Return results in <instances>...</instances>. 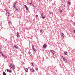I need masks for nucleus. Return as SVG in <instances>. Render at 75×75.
I'll return each instance as SVG.
<instances>
[{
    "instance_id": "nucleus-1",
    "label": "nucleus",
    "mask_w": 75,
    "mask_h": 75,
    "mask_svg": "<svg viewBox=\"0 0 75 75\" xmlns=\"http://www.w3.org/2000/svg\"><path fill=\"white\" fill-rule=\"evenodd\" d=\"M10 68H11L12 69H15V66L13 64H11L9 66Z\"/></svg>"
},
{
    "instance_id": "nucleus-2",
    "label": "nucleus",
    "mask_w": 75,
    "mask_h": 75,
    "mask_svg": "<svg viewBox=\"0 0 75 75\" xmlns=\"http://www.w3.org/2000/svg\"><path fill=\"white\" fill-rule=\"evenodd\" d=\"M50 52H51V53H52L53 54V55H54L55 54V51L52 50H50Z\"/></svg>"
},
{
    "instance_id": "nucleus-3",
    "label": "nucleus",
    "mask_w": 75,
    "mask_h": 75,
    "mask_svg": "<svg viewBox=\"0 0 75 75\" xmlns=\"http://www.w3.org/2000/svg\"><path fill=\"white\" fill-rule=\"evenodd\" d=\"M60 34L62 36V38H64L65 37V36L64 34L63 33H61Z\"/></svg>"
},
{
    "instance_id": "nucleus-4",
    "label": "nucleus",
    "mask_w": 75,
    "mask_h": 75,
    "mask_svg": "<svg viewBox=\"0 0 75 75\" xmlns=\"http://www.w3.org/2000/svg\"><path fill=\"white\" fill-rule=\"evenodd\" d=\"M18 48V47L16 45H15L13 47V49L14 50H17Z\"/></svg>"
},
{
    "instance_id": "nucleus-5",
    "label": "nucleus",
    "mask_w": 75,
    "mask_h": 75,
    "mask_svg": "<svg viewBox=\"0 0 75 75\" xmlns=\"http://www.w3.org/2000/svg\"><path fill=\"white\" fill-rule=\"evenodd\" d=\"M43 13H42L41 14V16L42 17V18L43 19V20H44V18L46 17V16H45L44 17L43 16Z\"/></svg>"
},
{
    "instance_id": "nucleus-6",
    "label": "nucleus",
    "mask_w": 75,
    "mask_h": 75,
    "mask_svg": "<svg viewBox=\"0 0 75 75\" xmlns=\"http://www.w3.org/2000/svg\"><path fill=\"white\" fill-rule=\"evenodd\" d=\"M30 69L31 72H34V70L33 69L31 68Z\"/></svg>"
},
{
    "instance_id": "nucleus-7",
    "label": "nucleus",
    "mask_w": 75,
    "mask_h": 75,
    "mask_svg": "<svg viewBox=\"0 0 75 75\" xmlns=\"http://www.w3.org/2000/svg\"><path fill=\"white\" fill-rule=\"evenodd\" d=\"M32 49H33L34 51H35V49H34V45H32Z\"/></svg>"
},
{
    "instance_id": "nucleus-8",
    "label": "nucleus",
    "mask_w": 75,
    "mask_h": 75,
    "mask_svg": "<svg viewBox=\"0 0 75 75\" xmlns=\"http://www.w3.org/2000/svg\"><path fill=\"white\" fill-rule=\"evenodd\" d=\"M7 72H11V70L10 69H6Z\"/></svg>"
},
{
    "instance_id": "nucleus-9",
    "label": "nucleus",
    "mask_w": 75,
    "mask_h": 75,
    "mask_svg": "<svg viewBox=\"0 0 75 75\" xmlns=\"http://www.w3.org/2000/svg\"><path fill=\"white\" fill-rule=\"evenodd\" d=\"M43 48H47V45H43Z\"/></svg>"
},
{
    "instance_id": "nucleus-10",
    "label": "nucleus",
    "mask_w": 75,
    "mask_h": 75,
    "mask_svg": "<svg viewBox=\"0 0 75 75\" xmlns=\"http://www.w3.org/2000/svg\"><path fill=\"white\" fill-rule=\"evenodd\" d=\"M63 60H64V61H66V62H67V59L64 58H63Z\"/></svg>"
},
{
    "instance_id": "nucleus-11",
    "label": "nucleus",
    "mask_w": 75,
    "mask_h": 75,
    "mask_svg": "<svg viewBox=\"0 0 75 75\" xmlns=\"http://www.w3.org/2000/svg\"><path fill=\"white\" fill-rule=\"evenodd\" d=\"M64 55H67V54H68V52H65L64 53Z\"/></svg>"
},
{
    "instance_id": "nucleus-12",
    "label": "nucleus",
    "mask_w": 75,
    "mask_h": 75,
    "mask_svg": "<svg viewBox=\"0 0 75 75\" xmlns=\"http://www.w3.org/2000/svg\"><path fill=\"white\" fill-rule=\"evenodd\" d=\"M24 69H25V72H28V69H26L25 68Z\"/></svg>"
},
{
    "instance_id": "nucleus-13",
    "label": "nucleus",
    "mask_w": 75,
    "mask_h": 75,
    "mask_svg": "<svg viewBox=\"0 0 75 75\" xmlns=\"http://www.w3.org/2000/svg\"><path fill=\"white\" fill-rule=\"evenodd\" d=\"M52 12H51V11H50L49 12V14H52Z\"/></svg>"
},
{
    "instance_id": "nucleus-14",
    "label": "nucleus",
    "mask_w": 75,
    "mask_h": 75,
    "mask_svg": "<svg viewBox=\"0 0 75 75\" xmlns=\"http://www.w3.org/2000/svg\"><path fill=\"white\" fill-rule=\"evenodd\" d=\"M2 57H4L5 58H7V56H5L4 55H3Z\"/></svg>"
},
{
    "instance_id": "nucleus-15",
    "label": "nucleus",
    "mask_w": 75,
    "mask_h": 75,
    "mask_svg": "<svg viewBox=\"0 0 75 75\" xmlns=\"http://www.w3.org/2000/svg\"><path fill=\"white\" fill-rule=\"evenodd\" d=\"M6 14L7 15V14H9V12H7V9H6Z\"/></svg>"
},
{
    "instance_id": "nucleus-16",
    "label": "nucleus",
    "mask_w": 75,
    "mask_h": 75,
    "mask_svg": "<svg viewBox=\"0 0 75 75\" xmlns=\"http://www.w3.org/2000/svg\"><path fill=\"white\" fill-rule=\"evenodd\" d=\"M29 55H30V56H32V54L31 53V52H29Z\"/></svg>"
},
{
    "instance_id": "nucleus-17",
    "label": "nucleus",
    "mask_w": 75,
    "mask_h": 75,
    "mask_svg": "<svg viewBox=\"0 0 75 75\" xmlns=\"http://www.w3.org/2000/svg\"><path fill=\"white\" fill-rule=\"evenodd\" d=\"M0 54H1V55H2V56L3 55V53H2V52H1V51H0Z\"/></svg>"
},
{
    "instance_id": "nucleus-18",
    "label": "nucleus",
    "mask_w": 75,
    "mask_h": 75,
    "mask_svg": "<svg viewBox=\"0 0 75 75\" xmlns=\"http://www.w3.org/2000/svg\"><path fill=\"white\" fill-rule=\"evenodd\" d=\"M3 75H6V73L4 71L3 72Z\"/></svg>"
},
{
    "instance_id": "nucleus-19",
    "label": "nucleus",
    "mask_w": 75,
    "mask_h": 75,
    "mask_svg": "<svg viewBox=\"0 0 75 75\" xmlns=\"http://www.w3.org/2000/svg\"><path fill=\"white\" fill-rule=\"evenodd\" d=\"M17 4V2H15L13 4V5L16 6V4Z\"/></svg>"
},
{
    "instance_id": "nucleus-20",
    "label": "nucleus",
    "mask_w": 75,
    "mask_h": 75,
    "mask_svg": "<svg viewBox=\"0 0 75 75\" xmlns=\"http://www.w3.org/2000/svg\"><path fill=\"white\" fill-rule=\"evenodd\" d=\"M40 33H42V30H40Z\"/></svg>"
},
{
    "instance_id": "nucleus-21",
    "label": "nucleus",
    "mask_w": 75,
    "mask_h": 75,
    "mask_svg": "<svg viewBox=\"0 0 75 75\" xmlns=\"http://www.w3.org/2000/svg\"><path fill=\"white\" fill-rule=\"evenodd\" d=\"M33 3V1H31V3H29V4H30V5H31V4Z\"/></svg>"
},
{
    "instance_id": "nucleus-22",
    "label": "nucleus",
    "mask_w": 75,
    "mask_h": 75,
    "mask_svg": "<svg viewBox=\"0 0 75 75\" xmlns=\"http://www.w3.org/2000/svg\"><path fill=\"white\" fill-rule=\"evenodd\" d=\"M15 11H18V10L17 9V8H15Z\"/></svg>"
},
{
    "instance_id": "nucleus-23",
    "label": "nucleus",
    "mask_w": 75,
    "mask_h": 75,
    "mask_svg": "<svg viewBox=\"0 0 75 75\" xmlns=\"http://www.w3.org/2000/svg\"><path fill=\"white\" fill-rule=\"evenodd\" d=\"M7 16H10V13L8 14L7 15Z\"/></svg>"
},
{
    "instance_id": "nucleus-24",
    "label": "nucleus",
    "mask_w": 75,
    "mask_h": 75,
    "mask_svg": "<svg viewBox=\"0 0 75 75\" xmlns=\"http://www.w3.org/2000/svg\"><path fill=\"white\" fill-rule=\"evenodd\" d=\"M27 10H28V7H27V8H26Z\"/></svg>"
},
{
    "instance_id": "nucleus-25",
    "label": "nucleus",
    "mask_w": 75,
    "mask_h": 75,
    "mask_svg": "<svg viewBox=\"0 0 75 75\" xmlns=\"http://www.w3.org/2000/svg\"><path fill=\"white\" fill-rule=\"evenodd\" d=\"M8 23H9V24H11V21H9Z\"/></svg>"
},
{
    "instance_id": "nucleus-26",
    "label": "nucleus",
    "mask_w": 75,
    "mask_h": 75,
    "mask_svg": "<svg viewBox=\"0 0 75 75\" xmlns=\"http://www.w3.org/2000/svg\"><path fill=\"white\" fill-rule=\"evenodd\" d=\"M24 6H25V8H27V6H26V5H24Z\"/></svg>"
},
{
    "instance_id": "nucleus-27",
    "label": "nucleus",
    "mask_w": 75,
    "mask_h": 75,
    "mask_svg": "<svg viewBox=\"0 0 75 75\" xmlns=\"http://www.w3.org/2000/svg\"><path fill=\"white\" fill-rule=\"evenodd\" d=\"M35 17H36V18H37V17H38V15H37L35 16Z\"/></svg>"
},
{
    "instance_id": "nucleus-28",
    "label": "nucleus",
    "mask_w": 75,
    "mask_h": 75,
    "mask_svg": "<svg viewBox=\"0 0 75 75\" xmlns=\"http://www.w3.org/2000/svg\"><path fill=\"white\" fill-rule=\"evenodd\" d=\"M59 11L60 12V13H62V10H60Z\"/></svg>"
},
{
    "instance_id": "nucleus-29",
    "label": "nucleus",
    "mask_w": 75,
    "mask_h": 75,
    "mask_svg": "<svg viewBox=\"0 0 75 75\" xmlns=\"http://www.w3.org/2000/svg\"><path fill=\"white\" fill-rule=\"evenodd\" d=\"M17 35H19V33H18V32L17 33Z\"/></svg>"
},
{
    "instance_id": "nucleus-30",
    "label": "nucleus",
    "mask_w": 75,
    "mask_h": 75,
    "mask_svg": "<svg viewBox=\"0 0 75 75\" xmlns=\"http://www.w3.org/2000/svg\"><path fill=\"white\" fill-rule=\"evenodd\" d=\"M13 7L14 8H16V5H13Z\"/></svg>"
},
{
    "instance_id": "nucleus-31",
    "label": "nucleus",
    "mask_w": 75,
    "mask_h": 75,
    "mask_svg": "<svg viewBox=\"0 0 75 75\" xmlns=\"http://www.w3.org/2000/svg\"><path fill=\"white\" fill-rule=\"evenodd\" d=\"M68 4L70 5V4H71V2H68Z\"/></svg>"
},
{
    "instance_id": "nucleus-32",
    "label": "nucleus",
    "mask_w": 75,
    "mask_h": 75,
    "mask_svg": "<svg viewBox=\"0 0 75 75\" xmlns=\"http://www.w3.org/2000/svg\"><path fill=\"white\" fill-rule=\"evenodd\" d=\"M32 6H33V7H35V6H34V5H32Z\"/></svg>"
},
{
    "instance_id": "nucleus-33",
    "label": "nucleus",
    "mask_w": 75,
    "mask_h": 75,
    "mask_svg": "<svg viewBox=\"0 0 75 75\" xmlns=\"http://www.w3.org/2000/svg\"><path fill=\"white\" fill-rule=\"evenodd\" d=\"M31 64L33 66H34V64H33V63H32Z\"/></svg>"
},
{
    "instance_id": "nucleus-34",
    "label": "nucleus",
    "mask_w": 75,
    "mask_h": 75,
    "mask_svg": "<svg viewBox=\"0 0 75 75\" xmlns=\"http://www.w3.org/2000/svg\"><path fill=\"white\" fill-rule=\"evenodd\" d=\"M19 37V36L18 35H17V37L18 38Z\"/></svg>"
},
{
    "instance_id": "nucleus-35",
    "label": "nucleus",
    "mask_w": 75,
    "mask_h": 75,
    "mask_svg": "<svg viewBox=\"0 0 75 75\" xmlns=\"http://www.w3.org/2000/svg\"><path fill=\"white\" fill-rule=\"evenodd\" d=\"M64 7H65V5H64Z\"/></svg>"
},
{
    "instance_id": "nucleus-36",
    "label": "nucleus",
    "mask_w": 75,
    "mask_h": 75,
    "mask_svg": "<svg viewBox=\"0 0 75 75\" xmlns=\"http://www.w3.org/2000/svg\"><path fill=\"white\" fill-rule=\"evenodd\" d=\"M71 1V0H69V1Z\"/></svg>"
},
{
    "instance_id": "nucleus-37",
    "label": "nucleus",
    "mask_w": 75,
    "mask_h": 75,
    "mask_svg": "<svg viewBox=\"0 0 75 75\" xmlns=\"http://www.w3.org/2000/svg\"><path fill=\"white\" fill-rule=\"evenodd\" d=\"M36 70H38V68L36 69Z\"/></svg>"
},
{
    "instance_id": "nucleus-38",
    "label": "nucleus",
    "mask_w": 75,
    "mask_h": 75,
    "mask_svg": "<svg viewBox=\"0 0 75 75\" xmlns=\"http://www.w3.org/2000/svg\"><path fill=\"white\" fill-rule=\"evenodd\" d=\"M0 50H1V48H0Z\"/></svg>"
},
{
    "instance_id": "nucleus-39",
    "label": "nucleus",
    "mask_w": 75,
    "mask_h": 75,
    "mask_svg": "<svg viewBox=\"0 0 75 75\" xmlns=\"http://www.w3.org/2000/svg\"><path fill=\"white\" fill-rule=\"evenodd\" d=\"M64 0V1L65 0Z\"/></svg>"
}]
</instances>
